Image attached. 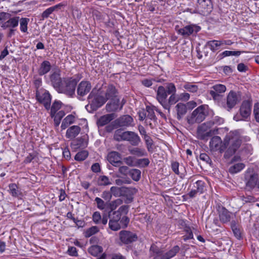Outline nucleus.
Instances as JSON below:
<instances>
[{"label": "nucleus", "instance_id": "obj_57", "mask_svg": "<svg viewBox=\"0 0 259 259\" xmlns=\"http://www.w3.org/2000/svg\"><path fill=\"white\" fill-rule=\"evenodd\" d=\"M95 201H96L97 207L99 209L103 210L105 208V204L104 201L102 199L99 197H96Z\"/></svg>", "mask_w": 259, "mask_h": 259}, {"label": "nucleus", "instance_id": "obj_28", "mask_svg": "<svg viewBox=\"0 0 259 259\" xmlns=\"http://www.w3.org/2000/svg\"><path fill=\"white\" fill-rule=\"evenodd\" d=\"M206 46L210 49L213 52L218 50L222 46L221 40H212L208 41L206 44Z\"/></svg>", "mask_w": 259, "mask_h": 259}, {"label": "nucleus", "instance_id": "obj_7", "mask_svg": "<svg viewBox=\"0 0 259 259\" xmlns=\"http://www.w3.org/2000/svg\"><path fill=\"white\" fill-rule=\"evenodd\" d=\"M245 180L247 187L251 189L255 188L259 189V177L257 174L254 172L247 173L245 175Z\"/></svg>", "mask_w": 259, "mask_h": 259}, {"label": "nucleus", "instance_id": "obj_19", "mask_svg": "<svg viewBox=\"0 0 259 259\" xmlns=\"http://www.w3.org/2000/svg\"><path fill=\"white\" fill-rule=\"evenodd\" d=\"M125 141H128L133 146H137L141 141L140 137L134 132L126 131Z\"/></svg>", "mask_w": 259, "mask_h": 259}, {"label": "nucleus", "instance_id": "obj_59", "mask_svg": "<svg viewBox=\"0 0 259 259\" xmlns=\"http://www.w3.org/2000/svg\"><path fill=\"white\" fill-rule=\"evenodd\" d=\"M253 113L255 120L259 122V103H256L254 105Z\"/></svg>", "mask_w": 259, "mask_h": 259}, {"label": "nucleus", "instance_id": "obj_56", "mask_svg": "<svg viewBox=\"0 0 259 259\" xmlns=\"http://www.w3.org/2000/svg\"><path fill=\"white\" fill-rule=\"evenodd\" d=\"M150 251L157 254L161 258L163 251L160 250L159 248L155 244H152L150 247Z\"/></svg>", "mask_w": 259, "mask_h": 259}, {"label": "nucleus", "instance_id": "obj_49", "mask_svg": "<svg viewBox=\"0 0 259 259\" xmlns=\"http://www.w3.org/2000/svg\"><path fill=\"white\" fill-rule=\"evenodd\" d=\"M150 163L148 158H142L136 160L137 166L140 167H145L147 166Z\"/></svg>", "mask_w": 259, "mask_h": 259}, {"label": "nucleus", "instance_id": "obj_9", "mask_svg": "<svg viewBox=\"0 0 259 259\" xmlns=\"http://www.w3.org/2000/svg\"><path fill=\"white\" fill-rule=\"evenodd\" d=\"M251 103L249 101H245L242 102L240 108V113L243 119H246L250 116L251 113ZM234 119L236 121L242 120V119L239 118L238 115L234 116Z\"/></svg>", "mask_w": 259, "mask_h": 259}, {"label": "nucleus", "instance_id": "obj_18", "mask_svg": "<svg viewBox=\"0 0 259 259\" xmlns=\"http://www.w3.org/2000/svg\"><path fill=\"white\" fill-rule=\"evenodd\" d=\"M117 115L115 113H110L101 116L97 121V124L98 126H103L111 121L115 119Z\"/></svg>", "mask_w": 259, "mask_h": 259}, {"label": "nucleus", "instance_id": "obj_46", "mask_svg": "<svg viewBox=\"0 0 259 259\" xmlns=\"http://www.w3.org/2000/svg\"><path fill=\"white\" fill-rule=\"evenodd\" d=\"M244 51H225L222 52L221 54V56L224 58L230 56H239L242 53H244Z\"/></svg>", "mask_w": 259, "mask_h": 259}, {"label": "nucleus", "instance_id": "obj_8", "mask_svg": "<svg viewBox=\"0 0 259 259\" xmlns=\"http://www.w3.org/2000/svg\"><path fill=\"white\" fill-rule=\"evenodd\" d=\"M119 239L121 242L125 244H128L137 240V235L132 232L123 230L119 233Z\"/></svg>", "mask_w": 259, "mask_h": 259}, {"label": "nucleus", "instance_id": "obj_10", "mask_svg": "<svg viewBox=\"0 0 259 259\" xmlns=\"http://www.w3.org/2000/svg\"><path fill=\"white\" fill-rule=\"evenodd\" d=\"M239 95L235 92L230 91L227 97V104L225 108L228 111L232 109L239 101Z\"/></svg>", "mask_w": 259, "mask_h": 259}, {"label": "nucleus", "instance_id": "obj_15", "mask_svg": "<svg viewBox=\"0 0 259 259\" xmlns=\"http://www.w3.org/2000/svg\"><path fill=\"white\" fill-rule=\"evenodd\" d=\"M107 159L114 166H119L122 164V162L121 160V155L116 151L109 152L107 155Z\"/></svg>", "mask_w": 259, "mask_h": 259}, {"label": "nucleus", "instance_id": "obj_6", "mask_svg": "<svg viewBox=\"0 0 259 259\" xmlns=\"http://www.w3.org/2000/svg\"><path fill=\"white\" fill-rule=\"evenodd\" d=\"M99 94H102L103 92H105V98L107 100L108 99L112 100L116 99L117 96V90L115 87L113 85H102V87L98 89Z\"/></svg>", "mask_w": 259, "mask_h": 259}, {"label": "nucleus", "instance_id": "obj_14", "mask_svg": "<svg viewBox=\"0 0 259 259\" xmlns=\"http://www.w3.org/2000/svg\"><path fill=\"white\" fill-rule=\"evenodd\" d=\"M124 103L125 102L122 100L121 103L120 104L118 98L111 100V101L106 105V110L109 112L120 110Z\"/></svg>", "mask_w": 259, "mask_h": 259}, {"label": "nucleus", "instance_id": "obj_40", "mask_svg": "<svg viewBox=\"0 0 259 259\" xmlns=\"http://www.w3.org/2000/svg\"><path fill=\"white\" fill-rule=\"evenodd\" d=\"M89 252L94 256H97L103 251L102 247L99 245H93L89 248Z\"/></svg>", "mask_w": 259, "mask_h": 259}, {"label": "nucleus", "instance_id": "obj_11", "mask_svg": "<svg viewBox=\"0 0 259 259\" xmlns=\"http://www.w3.org/2000/svg\"><path fill=\"white\" fill-rule=\"evenodd\" d=\"M226 91V87L222 84H217L213 85L209 91V94L214 100H219L221 98V94Z\"/></svg>", "mask_w": 259, "mask_h": 259}, {"label": "nucleus", "instance_id": "obj_33", "mask_svg": "<svg viewBox=\"0 0 259 259\" xmlns=\"http://www.w3.org/2000/svg\"><path fill=\"white\" fill-rule=\"evenodd\" d=\"M176 108L177 111V118L180 120L186 113L187 107L185 104L179 103L176 105Z\"/></svg>", "mask_w": 259, "mask_h": 259}, {"label": "nucleus", "instance_id": "obj_37", "mask_svg": "<svg viewBox=\"0 0 259 259\" xmlns=\"http://www.w3.org/2000/svg\"><path fill=\"white\" fill-rule=\"evenodd\" d=\"M146 113H147V118H146V122L148 123V121H155L156 119V116L155 115V113L154 112L153 109L150 106L146 107Z\"/></svg>", "mask_w": 259, "mask_h": 259}, {"label": "nucleus", "instance_id": "obj_62", "mask_svg": "<svg viewBox=\"0 0 259 259\" xmlns=\"http://www.w3.org/2000/svg\"><path fill=\"white\" fill-rule=\"evenodd\" d=\"M113 217L110 220L116 222H120L121 218V213H119V211H114L113 213Z\"/></svg>", "mask_w": 259, "mask_h": 259}, {"label": "nucleus", "instance_id": "obj_32", "mask_svg": "<svg viewBox=\"0 0 259 259\" xmlns=\"http://www.w3.org/2000/svg\"><path fill=\"white\" fill-rule=\"evenodd\" d=\"M180 250L178 246H175L171 249L168 252L164 253L163 252L161 256V259H169L174 256Z\"/></svg>", "mask_w": 259, "mask_h": 259}, {"label": "nucleus", "instance_id": "obj_12", "mask_svg": "<svg viewBox=\"0 0 259 259\" xmlns=\"http://www.w3.org/2000/svg\"><path fill=\"white\" fill-rule=\"evenodd\" d=\"M133 122L134 119L131 116L124 115L115 119L114 123L118 127H128L132 126Z\"/></svg>", "mask_w": 259, "mask_h": 259}, {"label": "nucleus", "instance_id": "obj_53", "mask_svg": "<svg viewBox=\"0 0 259 259\" xmlns=\"http://www.w3.org/2000/svg\"><path fill=\"white\" fill-rule=\"evenodd\" d=\"M166 90L168 94H176V88L175 84L172 83H169L166 85Z\"/></svg>", "mask_w": 259, "mask_h": 259}, {"label": "nucleus", "instance_id": "obj_27", "mask_svg": "<svg viewBox=\"0 0 259 259\" xmlns=\"http://www.w3.org/2000/svg\"><path fill=\"white\" fill-rule=\"evenodd\" d=\"M63 6V5L60 3L48 8L41 14V20H44L45 19L48 18L50 15H51L53 12L57 11Z\"/></svg>", "mask_w": 259, "mask_h": 259}, {"label": "nucleus", "instance_id": "obj_16", "mask_svg": "<svg viewBox=\"0 0 259 259\" xmlns=\"http://www.w3.org/2000/svg\"><path fill=\"white\" fill-rule=\"evenodd\" d=\"M92 88L91 83L88 81H82L77 88L78 95L83 97L90 92Z\"/></svg>", "mask_w": 259, "mask_h": 259}, {"label": "nucleus", "instance_id": "obj_13", "mask_svg": "<svg viewBox=\"0 0 259 259\" xmlns=\"http://www.w3.org/2000/svg\"><path fill=\"white\" fill-rule=\"evenodd\" d=\"M200 29V28L197 26L189 25L178 29L177 32L184 37H186L192 34L194 32L196 33L198 32Z\"/></svg>", "mask_w": 259, "mask_h": 259}, {"label": "nucleus", "instance_id": "obj_58", "mask_svg": "<svg viewBox=\"0 0 259 259\" xmlns=\"http://www.w3.org/2000/svg\"><path fill=\"white\" fill-rule=\"evenodd\" d=\"M144 139L145 141L147 148L149 151L150 148H151V146L153 145V140L151 138L147 135H145V136L144 137Z\"/></svg>", "mask_w": 259, "mask_h": 259}, {"label": "nucleus", "instance_id": "obj_1", "mask_svg": "<svg viewBox=\"0 0 259 259\" xmlns=\"http://www.w3.org/2000/svg\"><path fill=\"white\" fill-rule=\"evenodd\" d=\"M242 140L238 132H231L224 138L223 141L218 136H213L209 142V149L211 152H225L224 157L229 158L240 147Z\"/></svg>", "mask_w": 259, "mask_h": 259}, {"label": "nucleus", "instance_id": "obj_22", "mask_svg": "<svg viewBox=\"0 0 259 259\" xmlns=\"http://www.w3.org/2000/svg\"><path fill=\"white\" fill-rule=\"evenodd\" d=\"M8 191L13 197L20 198L23 197V193L21 188L16 184L12 183L9 184Z\"/></svg>", "mask_w": 259, "mask_h": 259}, {"label": "nucleus", "instance_id": "obj_63", "mask_svg": "<svg viewBox=\"0 0 259 259\" xmlns=\"http://www.w3.org/2000/svg\"><path fill=\"white\" fill-rule=\"evenodd\" d=\"M101 197L105 200L109 201L112 198V194L109 191H104L101 195Z\"/></svg>", "mask_w": 259, "mask_h": 259}, {"label": "nucleus", "instance_id": "obj_48", "mask_svg": "<svg viewBox=\"0 0 259 259\" xmlns=\"http://www.w3.org/2000/svg\"><path fill=\"white\" fill-rule=\"evenodd\" d=\"M183 87L187 91L192 93H195L198 90V87L197 85L189 82L184 84Z\"/></svg>", "mask_w": 259, "mask_h": 259}, {"label": "nucleus", "instance_id": "obj_29", "mask_svg": "<svg viewBox=\"0 0 259 259\" xmlns=\"http://www.w3.org/2000/svg\"><path fill=\"white\" fill-rule=\"evenodd\" d=\"M180 100V98L179 96L176 95V94H173L170 95L169 97L168 101L166 100L165 101V105H167V108L166 106H162L164 109L168 110L169 111L170 106L172 105L176 104L177 102Z\"/></svg>", "mask_w": 259, "mask_h": 259}, {"label": "nucleus", "instance_id": "obj_24", "mask_svg": "<svg viewBox=\"0 0 259 259\" xmlns=\"http://www.w3.org/2000/svg\"><path fill=\"white\" fill-rule=\"evenodd\" d=\"M219 213L220 220L223 223H227L230 221L231 213L225 207L220 208Z\"/></svg>", "mask_w": 259, "mask_h": 259}, {"label": "nucleus", "instance_id": "obj_39", "mask_svg": "<svg viewBox=\"0 0 259 259\" xmlns=\"http://www.w3.org/2000/svg\"><path fill=\"white\" fill-rule=\"evenodd\" d=\"M244 164L242 163H238L230 166L229 171L231 174H235L240 171L244 168Z\"/></svg>", "mask_w": 259, "mask_h": 259}, {"label": "nucleus", "instance_id": "obj_34", "mask_svg": "<svg viewBox=\"0 0 259 259\" xmlns=\"http://www.w3.org/2000/svg\"><path fill=\"white\" fill-rule=\"evenodd\" d=\"M126 131L123 132L121 129L117 130L114 134V139L117 141H125Z\"/></svg>", "mask_w": 259, "mask_h": 259}, {"label": "nucleus", "instance_id": "obj_60", "mask_svg": "<svg viewBox=\"0 0 259 259\" xmlns=\"http://www.w3.org/2000/svg\"><path fill=\"white\" fill-rule=\"evenodd\" d=\"M67 253L69 255L72 256H77L78 255L77 249L74 246H69Z\"/></svg>", "mask_w": 259, "mask_h": 259}, {"label": "nucleus", "instance_id": "obj_45", "mask_svg": "<svg viewBox=\"0 0 259 259\" xmlns=\"http://www.w3.org/2000/svg\"><path fill=\"white\" fill-rule=\"evenodd\" d=\"M88 152L86 150H83L78 152L75 156L74 159L76 161H83L88 156Z\"/></svg>", "mask_w": 259, "mask_h": 259}, {"label": "nucleus", "instance_id": "obj_31", "mask_svg": "<svg viewBox=\"0 0 259 259\" xmlns=\"http://www.w3.org/2000/svg\"><path fill=\"white\" fill-rule=\"evenodd\" d=\"M75 117L72 114L67 115L63 120L61 127L62 130H65L69 125L75 122Z\"/></svg>", "mask_w": 259, "mask_h": 259}, {"label": "nucleus", "instance_id": "obj_51", "mask_svg": "<svg viewBox=\"0 0 259 259\" xmlns=\"http://www.w3.org/2000/svg\"><path fill=\"white\" fill-rule=\"evenodd\" d=\"M136 160L132 156H128L123 158L124 162L130 166H137Z\"/></svg>", "mask_w": 259, "mask_h": 259}, {"label": "nucleus", "instance_id": "obj_2", "mask_svg": "<svg viewBox=\"0 0 259 259\" xmlns=\"http://www.w3.org/2000/svg\"><path fill=\"white\" fill-rule=\"evenodd\" d=\"M207 114V107L201 105L195 109L192 114L187 117V121L190 124L200 123L204 120Z\"/></svg>", "mask_w": 259, "mask_h": 259}, {"label": "nucleus", "instance_id": "obj_52", "mask_svg": "<svg viewBox=\"0 0 259 259\" xmlns=\"http://www.w3.org/2000/svg\"><path fill=\"white\" fill-rule=\"evenodd\" d=\"M61 107V104L60 102L55 101L52 105L51 108V116H54V114L60 109Z\"/></svg>", "mask_w": 259, "mask_h": 259}, {"label": "nucleus", "instance_id": "obj_50", "mask_svg": "<svg viewBox=\"0 0 259 259\" xmlns=\"http://www.w3.org/2000/svg\"><path fill=\"white\" fill-rule=\"evenodd\" d=\"M109 227L113 231H117L121 228L119 222L110 220L109 222Z\"/></svg>", "mask_w": 259, "mask_h": 259}, {"label": "nucleus", "instance_id": "obj_38", "mask_svg": "<svg viewBox=\"0 0 259 259\" xmlns=\"http://www.w3.org/2000/svg\"><path fill=\"white\" fill-rule=\"evenodd\" d=\"M65 112L63 110L59 111L58 112L54 114V124L56 126H58L60 123L61 120L64 116Z\"/></svg>", "mask_w": 259, "mask_h": 259}, {"label": "nucleus", "instance_id": "obj_47", "mask_svg": "<svg viewBox=\"0 0 259 259\" xmlns=\"http://www.w3.org/2000/svg\"><path fill=\"white\" fill-rule=\"evenodd\" d=\"M123 203V201L120 198H118L114 201H111L109 205V208L111 211L115 210L118 206Z\"/></svg>", "mask_w": 259, "mask_h": 259}, {"label": "nucleus", "instance_id": "obj_5", "mask_svg": "<svg viewBox=\"0 0 259 259\" xmlns=\"http://www.w3.org/2000/svg\"><path fill=\"white\" fill-rule=\"evenodd\" d=\"M36 97L38 101L43 104L47 109H50L51 98L48 91L44 89L36 90Z\"/></svg>", "mask_w": 259, "mask_h": 259}, {"label": "nucleus", "instance_id": "obj_61", "mask_svg": "<svg viewBox=\"0 0 259 259\" xmlns=\"http://www.w3.org/2000/svg\"><path fill=\"white\" fill-rule=\"evenodd\" d=\"M130 220L126 216H123L121 218L119 222L121 228H125L127 226Z\"/></svg>", "mask_w": 259, "mask_h": 259}, {"label": "nucleus", "instance_id": "obj_23", "mask_svg": "<svg viewBox=\"0 0 259 259\" xmlns=\"http://www.w3.org/2000/svg\"><path fill=\"white\" fill-rule=\"evenodd\" d=\"M19 21V17L16 16L14 17H11V15L10 14L9 18L7 19L6 23L3 24L2 28L4 29H6L7 28H15L18 25Z\"/></svg>", "mask_w": 259, "mask_h": 259}, {"label": "nucleus", "instance_id": "obj_36", "mask_svg": "<svg viewBox=\"0 0 259 259\" xmlns=\"http://www.w3.org/2000/svg\"><path fill=\"white\" fill-rule=\"evenodd\" d=\"M19 22H20V29L21 31L24 33L27 32V25L29 22V19L27 18H19Z\"/></svg>", "mask_w": 259, "mask_h": 259}, {"label": "nucleus", "instance_id": "obj_43", "mask_svg": "<svg viewBox=\"0 0 259 259\" xmlns=\"http://www.w3.org/2000/svg\"><path fill=\"white\" fill-rule=\"evenodd\" d=\"M99 229L97 226H92L84 232V236L86 238H89L92 235L97 233Z\"/></svg>", "mask_w": 259, "mask_h": 259}, {"label": "nucleus", "instance_id": "obj_54", "mask_svg": "<svg viewBox=\"0 0 259 259\" xmlns=\"http://www.w3.org/2000/svg\"><path fill=\"white\" fill-rule=\"evenodd\" d=\"M10 14L5 12L0 13V25L2 27L3 24L6 23L7 19L9 18Z\"/></svg>", "mask_w": 259, "mask_h": 259}, {"label": "nucleus", "instance_id": "obj_42", "mask_svg": "<svg viewBox=\"0 0 259 259\" xmlns=\"http://www.w3.org/2000/svg\"><path fill=\"white\" fill-rule=\"evenodd\" d=\"M98 184L99 186H107L111 184L110 179L106 176H101L98 180Z\"/></svg>", "mask_w": 259, "mask_h": 259}, {"label": "nucleus", "instance_id": "obj_3", "mask_svg": "<svg viewBox=\"0 0 259 259\" xmlns=\"http://www.w3.org/2000/svg\"><path fill=\"white\" fill-rule=\"evenodd\" d=\"M78 81V80L73 78L64 79L57 91L60 93L72 96L75 93V87Z\"/></svg>", "mask_w": 259, "mask_h": 259}, {"label": "nucleus", "instance_id": "obj_20", "mask_svg": "<svg viewBox=\"0 0 259 259\" xmlns=\"http://www.w3.org/2000/svg\"><path fill=\"white\" fill-rule=\"evenodd\" d=\"M123 192L126 193H135L137 192V190L135 188H127V187H122L119 188L117 187H111L110 188V192L115 196H117L120 194V192Z\"/></svg>", "mask_w": 259, "mask_h": 259}, {"label": "nucleus", "instance_id": "obj_64", "mask_svg": "<svg viewBox=\"0 0 259 259\" xmlns=\"http://www.w3.org/2000/svg\"><path fill=\"white\" fill-rule=\"evenodd\" d=\"M118 171L121 174H122L124 176H126L129 171L128 168L126 166H119V169H118Z\"/></svg>", "mask_w": 259, "mask_h": 259}, {"label": "nucleus", "instance_id": "obj_25", "mask_svg": "<svg viewBox=\"0 0 259 259\" xmlns=\"http://www.w3.org/2000/svg\"><path fill=\"white\" fill-rule=\"evenodd\" d=\"M107 101L106 98L101 95H96L91 101V106L94 108H98L101 107Z\"/></svg>", "mask_w": 259, "mask_h": 259}, {"label": "nucleus", "instance_id": "obj_30", "mask_svg": "<svg viewBox=\"0 0 259 259\" xmlns=\"http://www.w3.org/2000/svg\"><path fill=\"white\" fill-rule=\"evenodd\" d=\"M51 68V64L48 61H43L38 69V74L40 75H43L47 73L50 70Z\"/></svg>", "mask_w": 259, "mask_h": 259}, {"label": "nucleus", "instance_id": "obj_26", "mask_svg": "<svg viewBox=\"0 0 259 259\" xmlns=\"http://www.w3.org/2000/svg\"><path fill=\"white\" fill-rule=\"evenodd\" d=\"M50 79L54 88L58 91L63 82L59 74L57 73H53L50 76Z\"/></svg>", "mask_w": 259, "mask_h": 259}, {"label": "nucleus", "instance_id": "obj_4", "mask_svg": "<svg viewBox=\"0 0 259 259\" xmlns=\"http://www.w3.org/2000/svg\"><path fill=\"white\" fill-rule=\"evenodd\" d=\"M218 134V130L216 128L210 129L205 123L199 125L197 128V135L200 140H207L208 137Z\"/></svg>", "mask_w": 259, "mask_h": 259}, {"label": "nucleus", "instance_id": "obj_17", "mask_svg": "<svg viewBox=\"0 0 259 259\" xmlns=\"http://www.w3.org/2000/svg\"><path fill=\"white\" fill-rule=\"evenodd\" d=\"M156 92V98L158 101L162 106H166L167 108V105L164 103L167 97V93L165 88L163 86H159Z\"/></svg>", "mask_w": 259, "mask_h": 259}, {"label": "nucleus", "instance_id": "obj_44", "mask_svg": "<svg viewBox=\"0 0 259 259\" xmlns=\"http://www.w3.org/2000/svg\"><path fill=\"white\" fill-rule=\"evenodd\" d=\"M194 187L196 188V191L198 192V193L201 194L204 192L205 183L202 181L198 180L195 183Z\"/></svg>", "mask_w": 259, "mask_h": 259}, {"label": "nucleus", "instance_id": "obj_21", "mask_svg": "<svg viewBox=\"0 0 259 259\" xmlns=\"http://www.w3.org/2000/svg\"><path fill=\"white\" fill-rule=\"evenodd\" d=\"M81 131V128L78 125H72L69 127L66 132V137L73 139L77 137Z\"/></svg>", "mask_w": 259, "mask_h": 259}, {"label": "nucleus", "instance_id": "obj_41", "mask_svg": "<svg viewBox=\"0 0 259 259\" xmlns=\"http://www.w3.org/2000/svg\"><path fill=\"white\" fill-rule=\"evenodd\" d=\"M129 174L135 181H138L141 178V172L138 169H132L129 171Z\"/></svg>", "mask_w": 259, "mask_h": 259}, {"label": "nucleus", "instance_id": "obj_35", "mask_svg": "<svg viewBox=\"0 0 259 259\" xmlns=\"http://www.w3.org/2000/svg\"><path fill=\"white\" fill-rule=\"evenodd\" d=\"M130 153L138 157L145 156L147 155V153L144 148L138 147L134 148L130 150Z\"/></svg>", "mask_w": 259, "mask_h": 259}, {"label": "nucleus", "instance_id": "obj_55", "mask_svg": "<svg viewBox=\"0 0 259 259\" xmlns=\"http://www.w3.org/2000/svg\"><path fill=\"white\" fill-rule=\"evenodd\" d=\"M93 221L96 224H100L101 221V215L99 212H95L92 216Z\"/></svg>", "mask_w": 259, "mask_h": 259}]
</instances>
